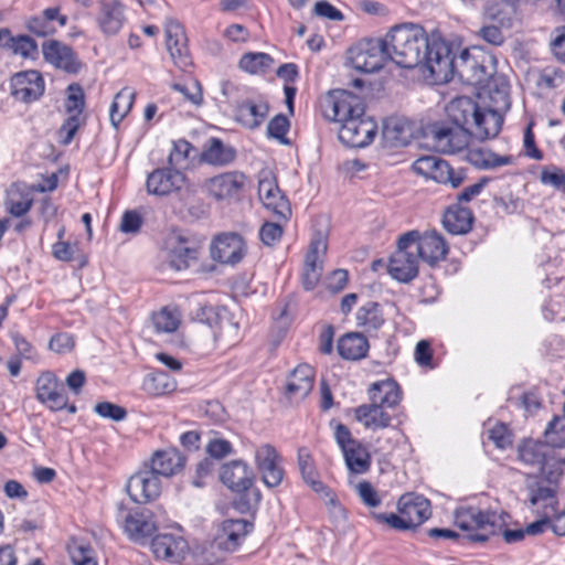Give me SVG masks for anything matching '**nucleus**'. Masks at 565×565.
Masks as SVG:
<instances>
[{
    "label": "nucleus",
    "instance_id": "f257e3e1",
    "mask_svg": "<svg viewBox=\"0 0 565 565\" xmlns=\"http://www.w3.org/2000/svg\"><path fill=\"white\" fill-rule=\"evenodd\" d=\"M320 107L328 121L339 125L338 136L342 143L363 148L374 140L377 125L365 115L360 96L345 89H332L320 99Z\"/></svg>",
    "mask_w": 565,
    "mask_h": 565
},
{
    "label": "nucleus",
    "instance_id": "f03ea898",
    "mask_svg": "<svg viewBox=\"0 0 565 565\" xmlns=\"http://www.w3.org/2000/svg\"><path fill=\"white\" fill-rule=\"evenodd\" d=\"M436 56L431 61L430 76L436 82H450L455 75L467 85L484 86L491 78L492 57L480 47L463 49L454 55L450 45L444 41L433 46Z\"/></svg>",
    "mask_w": 565,
    "mask_h": 565
},
{
    "label": "nucleus",
    "instance_id": "7ed1b4c3",
    "mask_svg": "<svg viewBox=\"0 0 565 565\" xmlns=\"http://www.w3.org/2000/svg\"><path fill=\"white\" fill-rule=\"evenodd\" d=\"M388 57L404 68L424 66L430 73L436 54L433 46L444 42L440 38H428L424 29L415 24H402L391 29L384 38Z\"/></svg>",
    "mask_w": 565,
    "mask_h": 565
},
{
    "label": "nucleus",
    "instance_id": "20e7f679",
    "mask_svg": "<svg viewBox=\"0 0 565 565\" xmlns=\"http://www.w3.org/2000/svg\"><path fill=\"white\" fill-rule=\"evenodd\" d=\"M518 455L524 465L537 468L548 483H558L565 460L558 457L546 441L524 440L518 448Z\"/></svg>",
    "mask_w": 565,
    "mask_h": 565
},
{
    "label": "nucleus",
    "instance_id": "39448f33",
    "mask_svg": "<svg viewBox=\"0 0 565 565\" xmlns=\"http://www.w3.org/2000/svg\"><path fill=\"white\" fill-rule=\"evenodd\" d=\"M455 524L460 530L469 532L462 539L473 543H483L500 529L494 512L481 511L476 507H461L455 511Z\"/></svg>",
    "mask_w": 565,
    "mask_h": 565
},
{
    "label": "nucleus",
    "instance_id": "423d86ee",
    "mask_svg": "<svg viewBox=\"0 0 565 565\" xmlns=\"http://www.w3.org/2000/svg\"><path fill=\"white\" fill-rule=\"evenodd\" d=\"M427 136L436 151L452 154L465 151L469 145L471 132L460 125L441 121L429 125Z\"/></svg>",
    "mask_w": 565,
    "mask_h": 565
},
{
    "label": "nucleus",
    "instance_id": "0eeeda50",
    "mask_svg": "<svg viewBox=\"0 0 565 565\" xmlns=\"http://www.w3.org/2000/svg\"><path fill=\"white\" fill-rule=\"evenodd\" d=\"M411 234H403L397 242V249L388 263V274L399 282L407 284L418 275L419 258L415 253V245Z\"/></svg>",
    "mask_w": 565,
    "mask_h": 565
},
{
    "label": "nucleus",
    "instance_id": "6e6552de",
    "mask_svg": "<svg viewBox=\"0 0 565 565\" xmlns=\"http://www.w3.org/2000/svg\"><path fill=\"white\" fill-rule=\"evenodd\" d=\"M349 54L352 66L363 73L380 71L390 58L384 39L360 42L349 51Z\"/></svg>",
    "mask_w": 565,
    "mask_h": 565
},
{
    "label": "nucleus",
    "instance_id": "1a4fd4ad",
    "mask_svg": "<svg viewBox=\"0 0 565 565\" xmlns=\"http://www.w3.org/2000/svg\"><path fill=\"white\" fill-rule=\"evenodd\" d=\"M258 196L263 205L275 216L287 221L291 215V207L286 195L280 191L277 179L271 171H262L258 180Z\"/></svg>",
    "mask_w": 565,
    "mask_h": 565
},
{
    "label": "nucleus",
    "instance_id": "9d476101",
    "mask_svg": "<svg viewBox=\"0 0 565 565\" xmlns=\"http://www.w3.org/2000/svg\"><path fill=\"white\" fill-rule=\"evenodd\" d=\"M328 248V234L317 231L311 237L308 252L305 256L302 269V285L306 290H312L322 275V257Z\"/></svg>",
    "mask_w": 565,
    "mask_h": 565
},
{
    "label": "nucleus",
    "instance_id": "9b49d317",
    "mask_svg": "<svg viewBox=\"0 0 565 565\" xmlns=\"http://www.w3.org/2000/svg\"><path fill=\"white\" fill-rule=\"evenodd\" d=\"M199 248L188 238L171 234L164 241L163 259L167 266L175 271L188 269L196 262Z\"/></svg>",
    "mask_w": 565,
    "mask_h": 565
},
{
    "label": "nucleus",
    "instance_id": "f8f14e48",
    "mask_svg": "<svg viewBox=\"0 0 565 565\" xmlns=\"http://www.w3.org/2000/svg\"><path fill=\"white\" fill-rule=\"evenodd\" d=\"M253 529L254 524L244 519L224 520L216 527L213 545L224 552H235Z\"/></svg>",
    "mask_w": 565,
    "mask_h": 565
},
{
    "label": "nucleus",
    "instance_id": "ddd939ff",
    "mask_svg": "<svg viewBox=\"0 0 565 565\" xmlns=\"http://www.w3.org/2000/svg\"><path fill=\"white\" fill-rule=\"evenodd\" d=\"M36 399L52 412H60L66 406V393L63 384L51 371H43L35 381Z\"/></svg>",
    "mask_w": 565,
    "mask_h": 565
},
{
    "label": "nucleus",
    "instance_id": "4468645a",
    "mask_svg": "<svg viewBox=\"0 0 565 565\" xmlns=\"http://www.w3.org/2000/svg\"><path fill=\"white\" fill-rule=\"evenodd\" d=\"M281 461L282 459L274 446L264 444L256 448V467L266 487L276 488L282 482L285 471Z\"/></svg>",
    "mask_w": 565,
    "mask_h": 565
},
{
    "label": "nucleus",
    "instance_id": "2eb2a0df",
    "mask_svg": "<svg viewBox=\"0 0 565 565\" xmlns=\"http://www.w3.org/2000/svg\"><path fill=\"white\" fill-rule=\"evenodd\" d=\"M185 182L186 177L181 170L168 166L148 174L146 190L151 195L167 196L180 191Z\"/></svg>",
    "mask_w": 565,
    "mask_h": 565
},
{
    "label": "nucleus",
    "instance_id": "dca6fc26",
    "mask_svg": "<svg viewBox=\"0 0 565 565\" xmlns=\"http://www.w3.org/2000/svg\"><path fill=\"white\" fill-rule=\"evenodd\" d=\"M411 241L415 245V253L423 262L430 266L445 259L448 253V246L444 237L437 232H428L420 235L417 231H411Z\"/></svg>",
    "mask_w": 565,
    "mask_h": 565
},
{
    "label": "nucleus",
    "instance_id": "f3484780",
    "mask_svg": "<svg viewBox=\"0 0 565 565\" xmlns=\"http://www.w3.org/2000/svg\"><path fill=\"white\" fill-rule=\"evenodd\" d=\"M166 45L173 63L182 70L192 64L188 47V39L182 24L174 20L168 19L164 24Z\"/></svg>",
    "mask_w": 565,
    "mask_h": 565
},
{
    "label": "nucleus",
    "instance_id": "a211bd4d",
    "mask_svg": "<svg viewBox=\"0 0 565 565\" xmlns=\"http://www.w3.org/2000/svg\"><path fill=\"white\" fill-rule=\"evenodd\" d=\"M126 489L132 501L148 503L160 494V478L150 469L140 470L129 478Z\"/></svg>",
    "mask_w": 565,
    "mask_h": 565
},
{
    "label": "nucleus",
    "instance_id": "6ab92c4d",
    "mask_svg": "<svg viewBox=\"0 0 565 565\" xmlns=\"http://www.w3.org/2000/svg\"><path fill=\"white\" fill-rule=\"evenodd\" d=\"M246 183V175L239 171H228L205 181L206 191L217 201L237 198Z\"/></svg>",
    "mask_w": 565,
    "mask_h": 565
},
{
    "label": "nucleus",
    "instance_id": "aec40b11",
    "mask_svg": "<svg viewBox=\"0 0 565 565\" xmlns=\"http://www.w3.org/2000/svg\"><path fill=\"white\" fill-rule=\"evenodd\" d=\"M245 253V242L237 233L221 234L216 236L211 246L212 258L227 265L239 263Z\"/></svg>",
    "mask_w": 565,
    "mask_h": 565
},
{
    "label": "nucleus",
    "instance_id": "412c9836",
    "mask_svg": "<svg viewBox=\"0 0 565 565\" xmlns=\"http://www.w3.org/2000/svg\"><path fill=\"white\" fill-rule=\"evenodd\" d=\"M397 512L403 515L408 529L414 530L431 516L430 501L420 494L405 493L397 502Z\"/></svg>",
    "mask_w": 565,
    "mask_h": 565
},
{
    "label": "nucleus",
    "instance_id": "4be33fe9",
    "mask_svg": "<svg viewBox=\"0 0 565 565\" xmlns=\"http://www.w3.org/2000/svg\"><path fill=\"white\" fill-rule=\"evenodd\" d=\"M44 79L38 71H24L11 77V94L23 103H32L44 93Z\"/></svg>",
    "mask_w": 565,
    "mask_h": 565
},
{
    "label": "nucleus",
    "instance_id": "5701e85b",
    "mask_svg": "<svg viewBox=\"0 0 565 565\" xmlns=\"http://www.w3.org/2000/svg\"><path fill=\"white\" fill-rule=\"evenodd\" d=\"M221 481L236 493L249 491L254 483V472L243 460H233L222 466Z\"/></svg>",
    "mask_w": 565,
    "mask_h": 565
},
{
    "label": "nucleus",
    "instance_id": "b1692460",
    "mask_svg": "<svg viewBox=\"0 0 565 565\" xmlns=\"http://www.w3.org/2000/svg\"><path fill=\"white\" fill-rule=\"evenodd\" d=\"M96 22L105 35H116L126 22L125 4L120 0H99Z\"/></svg>",
    "mask_w": 565,
    "mask_h": 565
},
{
    "label": "nucleus",
    "instance_id": "393cba45",
    "mask_svg": "<svg viewBox=\"0 0 565 565\" xmlns=\"http://www.w3.org/2000/svg\"><path fill=\"white\" fill-rule=\"evenodd\" d=\"M42 53L46 62L67 73L75 74L81 68V62L73 49L57 40L45 41Z\"/></svg>",
    "mask_w": 565,
    "mask_h": 565
},
{
    "label": "nucleus",
    "instance_id": "a878e982",
    "mask_svg": "<svg viewBox=\"0 0 565 565\" xmlns=\"http://www.w3.org/2000/svg\"><path fill=\"white\" fill-rule=\"evenodd\" d=\"M315 370L309 364H299L287 377L285 394L290 401L305 399L313 388Z\"/></svg>",
    "mask_w": 565,
    "mask_h": 565
},
{
    "label": "nucleus",
    "instance_id": "bb28decb",
    "mask_svg": "<svg viewBox=\"0 0 565 565\" xmlns=\"http://www.w3.org/2000/svg\"><path fill=\"white\" fill-rule=\"evenodd\" d=\"M269 113L268 103L263 98L245 99L235 106V119L247 129L258 128Z\"/></svg>",
    "mask_w": 565,
    "mask_h": 565
},
{
    "label": "nucleus",
    "instance_id": "cd10ccee",
    "mask_svg": "<svg viewBox=\"0 0 565 565\" xmlns=\"http://www.w3.org/2000/svg\"><path fill=\"white\" fill-rule=\"evenodd\" d=\"M367 393L371 403L387 409L396 407L402 401L401 387L392 379L372 383Z\"/></svg>",
    "mask_w": 565,
    "mask_h": 565
},
{
    "label": "nucleus",
    "instance_id": "c85d7f7f",
    "mask_svg": "<svg viewBox=\"0 0 565 565\" xmlns=\"http://www.w3.org/2000/svg\"><path fill=\"white\" fill-rule=\"evenodd\" d=\"M185 465L184 456L177 448L158 450L153 454L150 470L158 477H171L180 472Z\"/></svg>",
    "mask_w": 565,
    "mask_h": 565
},
{
    "label": "nucleus",
    "instance_id": "c756f323",
    "mask_svg": "<svg viewBox=\"0 0 565 565\" xmlns=\"http://www.w3.org/2000/svg\"><path fill=\"white\" fill-rule=\"evenodd\" d=\"M158 526V520H154V514L143 509L134 513H129L125 519V532L132 540H141L151 536Z\"/></svg>",
    "mask_w": 565,
    "mask_h": 565
},
{
    "label": "nucleus",
    "instance_id": "7c9ffc66",
    "mask_svg": "<svg viewBox=\"0 0 565 565\" xmlns=\"http://www.w3.org/2000/svg\"><path fill=\"white\" fill-rule=\"evenodd\" d=\"M151 548L157 558L178 563L183 558L186 542L172 534H160L152 539Z\"/></svg>",
    "mask_w": 565,
    "mask_h": 565
},
{
    "label": "nucleus",
    "instance_id": "2f4dec72",
    "mask_svg": "<svg viewBox=\"0 0 565 565\" xmlns=\"http://www.w3.org/2000/svg\"><path fill=\"white\" fill-rule=\"evenodd\" d=\"M414 136L412 122L405 118L391 117L384 121L383 138L394 148L409 145Z\"/></svg>",
    "mask_w": 565,
    "mask_h": 565
},
{
    "label": "nucleus",
    "instance_id": "473e14b6",
    "mask_svg": "<svg viewBox=\"0 0 565 565\" xmlns=\"http://www.w3.org/2000/svg\"><path fill=\"white\" fill-rule=\"evenodd\" d=\"M355 419L367 429H384L391 426L392 417L387 408L374 403L363 404L354 411Z\"/></svg>",
    "mask_w": 565,
    "mask_h": 565
},
{
    "label": "nucleus",
    "instance_id": "72a5a7b5",
    "mask_svg": "<svg viewBox=\"0 0 565 565\" xmlns=\"http://www.w3.org/2000/svg\"><path fill=\"white\" fill-rule=\"evenodd\" d=\"M473 215L470 209L459 204L449 206L443 218L444 227L452 235H462L472 227Z\"/></svg>",
    "mask_w": 565,
    "mask_h": 565
},
{
    "label": "nucleus",
    "instance_id": "f704fd0d",
    "mask_svg": "<svg viewBox=\"0 0 565 565\" xmlns=\"http://www.w3.org/2000/svg\"><path fill=\"white\" fill-rule=\"evenodd\" d=\"M481 108L482 107H480L471 98L462 96L454 99L450 103L448 113L452 124L467 128V126L475 125V120L478 117Z\"/></svg>",
    "mask_w": 565,
    "mask_h": 565
},
{
    "label": "nucleus",
    "instance_id": "c9c22d12",
    "mask_svg": "<svg viewBox=\"0 0 565 565\" xmlns=\"http://www.w3.org/2000/svg\"><path fill=\"white\" fill-rule=\"evenodd\" d=\"M466 160L478 169H494L501 166H508L512 162L510 156H499L482 147H467L465 149Z\"/></svg>",
    "mask_w": 565,
    "mask_h": 565
},
{
    "label": "nucleus",
    "instance_id": "e433bc0d",
    "mask_svg": "<svg viewBox=\"0 0 565 565\" xmlns=\"http://www.w3.org/2000/svg\"><path fill=\"white\" fill-rule=\"evenodd\" d=\"M337 349L342 359L355 361L366 355L369 342L362 333L350 332L339 339Z\"/></svg>",
    "mask_w": 565,
    "mask_h": 565
},
{
    "label": "nucleus",
    "instance_id": "4c0bfd02",
    "mask_svg": "<svg viewBox=\"0 0 565 565\" xmlns=\"http://www.w3.org/2000/svg\"><path fill=\"white\" fill-rule=\"evenodd\" d=\"M503 118L492 108H481L475 120V134L479 139L494 138L501 130Z\"/></svg>",
    "mask_w": 565,
    "mask_h": 565
},
{
    "label": "nucleus",
    "instance_id": "58836bf2",
    "mask_svg": "<svg viewBox=\"0 0 565 565\" xmlns=\"http://www.w3.org/2000/svg\"><path fill=\"white\" fill-rule=\"evenodd\" d=\"M348 470L353 475H364L371 468V455L367 448L359 443L342 452Z\"/></svg>",
    "mask_w": 565,
    "mask_h": 565
},
{
    "label": "nucleus",
    "instance_id": "ea45409f",
    "mask_svg": "<svg viewBox=\"0 0 565 565\" xmlns=\"http://www.w3.org/2000/svg\"><path fill=\"white\" fill-rule=\"evenodd\" d=\"M141 388L150 396H161L172 393L177 382L167 372L156 371L145 376Z\"/></svg>",
    "mask_w": 565,
    "mask_h": 565
},
{
    "label": "nucleus",
    "instance_id": "a19ab883",
    "mask_svg": "<svg viewBox=\"0 0 565 565\" xmlns=\"http://www.w3.org/2000/svg\"><path fill=\"white\" fill-rule=\"evenodd\" d=\"M135 97V92L129 87H124L115 95L109 109L110 122L115 128H118L119 124L131 110Z\"/></svg>",
    "mask_w": 565,
    "mask_h": 565
},
{
    "label": "nucleus",
    "instance_id": "79ce46f5",
    "mask_svg": "<svg viewBox=\"0 0 565 565\" xmlns=\"http://www.w3.org/2000/svg\"><path fill=\"white\" fill-rule=\"evenodd\" d=\"M235 150L225 146L220 139L212 138L202 152V159L213 166H226L235 159Z\"/></svg>",
    "mask_w": 565,
    "mask_h": 565
},
{
    "label": "nucleus",
    "instance_id": "37998d69",
    "mask_svg": "<svg viewBox=\"0 0 565 565\" xmlns=\"http://www.w3.org/2000/svg\"><path fill=\"white\" fill-rule=\"evenodd\" d=\"M356 323L366 332H374L384 323L381 306L377 302L369 301L356 312Z\"/></svg>",
    "mask_w": 565,
    "mask_h": 565
},
{
    "label": "nucleus",
    "instance_id": "c03bdc74",
    "mask_svg": "<svg viewBox=\"0 0 565 565\" xmlns=\"http://www.w3.org/2000/svg\"><path fill=\"white\" fill-rule=\"evenodd\" d=\"M298 467L302 479L313 491L321 492L326 490L323 483L318 479V473L310 454L303 448L298 451Z\"/></svg>",
    "mask_w": 565,
    "mask_h": 565
},
{
    "label": "nucleus",
    "instance_id": "a18cd8bd",
    "mask_svg": "<svg viewBox=\"0 0 565 565\" xmlns=\"http://www.w3.org/2000/svg\"><path fill=\"white\" fill-rule=\"evenodd\" d=\"M273 62V57L267 53L249 52L241 57L238 66L249 74H258L266 72L271 66Z\"/></svg>",
    "mask_w": 565,
    "mask_h": 565
},
{
    "label": "nucleus",
    "instance_id": "49530a36",
    "mask_svg": "<svg viewBox=\"0 0 565 565\" xmlns=\"http://www.w3.org/2000/svg\"><path fill=\"white\" fill-rule=\"evenodd\" d=\"M466 179L463 170H455L447 161L438 158L436 172L431 180L441 183L449 184L451 188H458L462 184Z\"/></svg>",
    "mask_w": 565,
    "mask_h": 565
},
{
    "label": "nucleus",
    "instance_id": "de8ad7c7",
    "mask_svg": "<svg viewBox=\"0 0 565 565\" xmlns=\"http://www.w3.org/2000/svg\"><path fill=\"white\" fill-rule=\"evenodd\" d=\"M547 445L555 450L565 446V417L555 416L544 431Z\"/></svg>",
    "mask_w": 565,
    "mask_h": 565
},
{
    "label": "nucleus",
    "instance_id": "09e8293b",
    "mask_svg": "<svg viewBox=\"0 0 565 565\" xmlns=\"http://www.w3.org/2000/svg\"><path fill=\"white\" fill-rule=\"evenodd\" d=\"M540 502L544 503L545 511L555 512L558 505L556 490L551 487L539 486L531 489L530 503L537 505Z\"/></svg>",
    "mask_w": 565,
    "mask_h": 565
},
{
    "label": "nucleus",
    "instance_id": "8fccbe9b",
    "mask_svg": "<svg viewBox=\"0 0 565 565\" xmlns=\"http://www.w3.org/2000/svg\"><path fill=\"white\" fill-rule=\"evenodd\" d=\"M180 323L179 316L174 311L167 308L152 315V324L157 332L171 333L174 332Z\"/></svg>",
    "mask_w": 565,
    "mask_h": 565
},
{
    "label": "nucleus",
    "instance_id": "3c124183",
    "mask_svg": "<svg viewBox=\"0 0 565 565\" xmlns=\"http://www.w3.org/2000/svg\"><path fill=\"white\" fill-rule=\"evenodd\" d=\"M32 203L33 201L29 196V194H22L20 192H10L6 201V206L11 215L20 217L31 210Z\"/></svg>",
    "mask_w": 565,
    "mask_h": 565
},
{
    "label": "nucleus",
    "instance_id": "603ef678",
    "mask_svg": "<svg viewBox=\"0 0 565 565\" xmlns=\"http://www.w3.org/2000/svg\"><path fill=\"white\" fill-rule=\"evenodd\" d=\"M10 47L14 54L21 55L23 58L35 60L39 54L36 42L29 35L11 38Z\"/></svg>",
    "mask_w": 565,
    "mask_h": 565
},
{
    "label": "nucleus",
    "instance_id": "864d4df0",
    "mask_svg": "<svg viewBox=\"0 0 565 565\" xmlns=\"http://www.w3.org/2000/svg\"><path fill=\"white\" fill-rule=\"evenodd\" d=\"M172 88L183 95L184 99L195 106L203 103V90L199 81L189 79L185 83H175Z\"/></svg>",
    "mask_w": 565,
    "mask_h": 565
},
{
    "label": "nucleus",
    "instance_id": "5fc2aeb1",
    "mask_svg": "<svg viewBox=\"0 0 565 565\" xmlns=\"http://www.w3.org/2000/svg\"><path fill=\"white\" fill-rule=\"evenodd\" d=\"M540 182L543 185L565 192V173L556 166L551 164L543 167L540 173Z\"/></svg>",
    "mask_w": 565,
    "mask_h": 565
},
{
    "label": "nucleus",
    "instance_id": "6e6d98bb",
    "mask_svg": "<svg viewBox=\"0 0 565 565\" xmlns=\"http://www.w3.org/2000/svg\"><path fill=\"white\" fill-rule=\"evenodd\" d=\"M85 107L84 90L78 84H71L67 87L65 108L68 114L82 115Z\"/></svg>",
    "mask_w": 565,
    "mask_h": 565
},
{
    "label": "nucleus",
    "instance_id": "4d7b16f0",
    "mask_svg": "<svg viewBox=\"0 0 565 565\" xmlns=\"http://www.w3.org/2000/svg\"><path fill=\"white\" fill-rule=\"evenodd\" d=\"M191 150L192 145L189 141L184 139L174 141L172 150L168 157V166L180 170L182 164L186 161Z\"/></svg>",
    "mask_w": 565,
    "mask_h": 565
},
{
    "label": "nucleus",
    "instance_id": "13d9d810",
    "mask_svg": "<svg viewBox=\"0 0 565 565\" xmlns=\"http://www.w3.org/2000/svg\"><path fill=\"white\" fill-rule=\"evenodd\" d=\"M290 122L288 118L282 115H276L267 125V134L269 137L279 140L281 143H288L286 135L289 131Z\"/></svg>",
    "mask_w": 565,
    "mask_h": 565
},
{
    "label": "nucleus",
    "instance_id": "bf43d9fd",
    "mask_svg": "<svg viewBox=\"0 0 565 565\" xmlns=\"http://www.w3.org/2000/svg\"><path fill=\"white\" fill-rule=\"evenodd\" d=\"M83 122L84 119L81 115L68 114V117L65 119V121L58 130V137L61 142L65 146L70 145Z\"/></svg>",
    "mask_w": 565,
    "mask_h": 565
},
{
    "label": "nucleus",
    "instance_id": "052dcab7",
    "mask_svg": "<svg viewBox=\"0 0 565 565\" xmlns=\"http://www.w3.org/2000/svg\"><path fill=\"white\" fill-rule=\"evenodd\" d=\"M68 553L74 565H97L94 552L88 545L74 543L68 547Z\"/></svg>",
    "mask_w": 565,
    "mask_h": 565
},
{
    "label": "nucleus",
    "instance_id": "680f3d73",
    "mask_svg": "<svg viewBox=\"0 0 565 565\" xmlns=\"http://www.w3.org/2000/svg\"><path fill=\"white\" fill-rule=\"evenodd\" d=\"M25 28L36 36H49L56 32L54 25H50L42 14L30 17L25 20Z\"/></svg>",
    "mask_w": 565,
    "mask_h": 565
},
{
    "label": "nucleus",
    "instance_id": "e2e57ef3",
    "mask_svg": "<svg viewBox=\"0 0 565 565\" xmlns=\"http://www.w3.org/2000/svg\"><path fill=\"white\" fill-rule=\"evenodd\" d=\"M355 491L360 497L361 501L370 507L376 508L381 504V498L371 482L363 480L355 486Z\"/></svg>",
    "mask_w": 565,
    "mask_h": 565
},
{
    "label": "nucleus",
    "instance_id": "0e129e2a",
    "mask_svg": "<svg viewBox=\"0 0 565 565\" xmlns=\"http://www.w3.org/2000/svg\"><path fill=\"white\" fill-rule=\"evenodd\" d=\"M94 411L103 418H108L115 422L124 420L127 416V411L110 402H100L95 405Z\"/></svg>",
    "mask_w": 565,
    "mask_h": 565
},
{
    "label": "nucleus",
    "instance_id": "69168bd1",
    "mask_svg": "<svg viewBox=\"0 0 565 565\" xmlns=\"http://www.w3.org/2000/svg\"><path fill=\"white\" fill-rule=\"evenodd\" d=\"M438 157L423 156L412 163V170L426 179H433L436 172Z\"/></svg>",
    "mask_w": 565,
    "mask_h": 565
},
{
    "label": "nucleus",
    "instance_id": "338daca9",
    "mask_svg": "<svg viewBox=\"0 0 565 565\" xmlns=\"http://www.w3.org/2000/svg\"><path fill=\"white\" fill-rule=\"evenodd\" d=\"M438 157L423 156L412 163V170L426 179H433L436 172Z\"/></svg>",
    "mask_w": 565,
    "mask_h": 565
},
{
    "label": "nucleus",
    "instance_id": "774afa93",
    "mask_svg": "<svg viewBox=\"0 0 565 565\" xmlns=\"http://www.w3.org/2000/svg\"><path fill=\"white\" fill-rule=\"evenodd\" d=\"M282 233L278 223L265 222L259 230V238L266 246H274L281 239Z\"/></svg>",
    "mask_w": 565,
    "mask_h": 565
}]
</instances>
